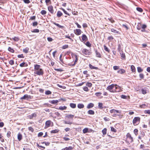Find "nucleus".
Masks as SVG:
<instances>
[{"mask_svg": "<svg viewBox=\"0 0 150 150\" xmlns=\"http://www.w3.org/2000/svg\"><path fill=\"white\" fill-rule=\"evenodd\" d=\"M133 141V138L132 137L131 135L129 133H127L126 135V142L127 143L130 144Z\"/></svg>", "mask_w": 150, "mask_h": 150, "instance_id": "nucleus-1", "label": "nucleus"}, {"mask_svg": "<svg viewBox=\"0 0 150 150\" xmlns=\"http://www.w3.org/2000/svg\"><path fill=\"white\" fill-rule=\"evenodd\" d=\"M140 118L139 117H135L133 120V124L134 125H138L140 122Z\"/></svg>", "mask_w": 150, "mask_h": 150, "instance_id": "nucleus-2", "label": "nucleus"}, {"mask_svg": "<svg viewBox=\"0 0 150 150\" xmlns=\"http://www.w3.org/2000/svg\"><path fill=\"white\" fill-rule=\"evenodd\" d=\"M53 122L50 120H47L45 122V128L46 129L50 126H53Z\"/></svg>", "mask_w": 150, "mask_h": 150, "instance_id": "nucleus-3", "label": "nucleus"}, {"mask_svg": "<svg viewBox=\"0 0 150 150\" xmlns=\"http://www.w3.org/2000/svg\"><path fill=\"white\" fill-rule=\"evenodd\" d=\"M82 53L86 55H89L91 53V50H87L86 48H84L82 50Z\"/></svg>", "mask_w": 150, "mask_h": 150, "instance_id": "nucleus-4", "label": "nucleus"}, {"mask_svg": "<svg viewBox=\"0 0 150 150\" xmlns=\"http://www.w3.org/2000/svg\"><path fill=\"white\" fill-rule=\"evenodd\" d=\"M34 73L38 75L42 76L44 74V71L42 69H40L34 72Z\"/></svg>", "mask_w": 150, "mask_h": 150, "instance_id": "nucleus-5", "label": "nucleus"}, {"mask_svg": "<svg viewBox=\"0 0 150 150\" xmlns=\"http://www.w3.org/2000/svg\"><path fill=\"white\" fill-rule=\"evenodd\" d=\"M115 87V84H112L108 86L107 88V89L110 92H114L113 90H112L114 88V87Z\"/></svg>", "mask_w": 150, "mask_h": 150, "instance_id": "nucleus-6", "label": "nucleus"}, {"mask_svg": "<svg viewBox=\"0 0 150 150\" xmlns=\"http://www.w3.org/2000/svg\"><path fill=\"white\" fill-rule=\"evenodd\" d=\"M31 96L30 95H28V94H25L24 96L21 97L20 99L21 100L25 99L29 100L31 99Z\"/></svg>", "mask_w": 150, "mask_h": 150, "instance_id": "nucleus-7", "label": "nucleus"}, {"mask_svg": "<svg viewBox=\"0 0 150 150\" xmlns=\"http://www.w3.org/2000/svg\"><path fill=\"white\" fill-rule=\"evenodd\" d=\"M115 91L116 92H119L122 91V90L120 86L117 85V84H115Z\"/></svg>", "mask_w": 150, "mask_h": 150, "instance_id": "nucleus-8", "label": "nucleus"}, {"mask_svg": "<svg viewBox=\"0 0 150 150\" xmlns=\"http://www.w3.org/2000/svg\"><path fill=\"white\" fill-rule=\"evenodd\" d=\"M74 33L77 35H79L81 34V31L80 29H76L74 30Z\"/></svg>", "mask_w": 150, "mask_h": 150, "instance_id": "nucleus-9", "label": "nucleus"}, {"mask_svg": "<svg viewBox=\"0 0 150 150\" xmlns=\"http://www.w3.org/2000/svg\"><path fill=\"white\" fill-rule=\"evenodd\" d=\"M71 56H72V58H73L74 57H75V59L74 61V63L76 64L77 61H78V56L76 55L75 54L73 53H72V54H71Z\"/></svg>", "mask_w": 150, "mask_h": 150, "instance_id": "nucleus-10", "label": "nucleus"}, {"mask_svg": "<svg viewBox=\"0 0 150 150\" xmlns=\"http://www.w3.org/2000/svg\"><path fill=\"white\" fill-rule=\"evenodd\" d=\"M48 9L49 11L52 14H54V11L53 6H50L48 7Z\"/></svg>", "mask_w": 150, "mask_h": 150, "instance_id": "nucleus-11", "label": "nucleus"}, {"mask_svg": "<svg viewBox=\"0 0 150 150\" xmlns=\"http://www.w3.org/2000/svg\"><path fill=\"white\" fill-rule=\"evenodd\" d=\"M120 53L121 57V59L124 60H125L126 59V56L125 54L123 53V51L122 50Z\"/></svg>", "mask_w": 150, "mask_h": 150, "instance_id": "nucleus-12", "label": "nucleus"}, {"mask_svg": "<svg viewBox=\"0 0 150 150\" xmlns=\"http://www.w3.org/2000/svg\"><path fill=\"white\" fill-rule=\"evenodd\" d=\"M110 113H115L116 112V113H119L120 114L121 111L119 110H117L112 109L110 110Z\"/></svg>", "mask_w": 150, "mask_h": 150, "instance_id": "nucleus-13", "label": "nucleus"}, {"mask_svg": "<svg viewBox=\"0 0 150 150\" xmlns=\"http://www.w3.org/2000/svg\"><path fill=\"white\" fill-rule=\"evenodd\" d=\"M88 40V38L86 36V35L85 34H83L82 36V40L81 41L82 42L84 41H86Z\"/></svg>", "mask_w": 150, "mask_h": 150, "instance_id": "nucleus-14", "label": "nucleus"}, {"mask_svg": "<svg viewBox=\"0 0 150 150\" xmlns=\"http://www.w3.org/2000/svg\"><path fill=\"white\" fill-rule=\"evenodd\" d=\"M95 51L96 54V57L98 58H101V55L100 53L98 52L96 50H95Z\"/></svg>", "mask_w": 150, "mask_h": 150, "instance_id": "nucleus-15", "label": "nucleus"}, {"mask_svg": "<svg viewBox=\"0 0 150 150\" xmlns=\"http://www.w3.org/2000/svg\"><path fill=\"white\" fill-rule=\"evenodd\" d=\"M34 69L35 70V72L36 71V70H38L39 69H40V68L41 66L40 65L38 64H36L34 66Z\"/></svg>", "mask_w": 150, "mask_h": 150, "instance_id": "nucleus-16", "label": "nucleus"}, {"mask_svg": "<svg viewBox=\"0 0 150 150\" xmlns=\"http://www.w3.org/2000/svg\"><path fill=\"white\" fill-rule=\"evenodd\" d=\"M74 115L71 114L68 115L66 116V118L68 119H71L72 120H73Z\"/></svg>", "mask_w": 150, "mask_h": 150, "instance_id": "nucleus-17", "label": "nucleus"}, {"mask_svg": "<svg viewBox=\"0 0 150 150\" xmlns=\"http://www.w3.org/2000/svg\"><path fill=\"white\" fill-rule=\"evenodd\" d=\"M126 72V71L125 70L123 69H120L119 70H118L117 71V73L119 74H122L124 73H125Z\"/></svg>", "mask_w": 150, "mask_h": 150, "instance_id": "nucleus-18", "label": "nucleus"}, {"mask_svg": "<svg viewBox=\"0 0 150 150\" xmlns=\"http://www.w3.org/2000/svg\"><path fill=\"white\" fill-rule=\"evenodd\" d=\"M49 102L53 104H57L59 102V100H53L51 101L50 100Z\"/></svg>", "mask_w": 150, "mask_h": 150, "instance_id": "nucleus-19", "label": "nucleus"}, {"mask_svg": "<svg viewBox=\"0 0 150 150\" xmlns=\"http://www.w3.org/2000/svg\"><path fill=\"white\" fill-rule=\"evenodd\" d=\"M94 106V104L93 103H89L87 106V108L88 109H90Z\"/></svg>", "mask_w": 150, "mask_h": 150, "instance_id": "nucleus-20", "label": "nucleus"}, {"mask_svg": "<svg viewBox=\"0 0 150 150\" xmlns=\"http://www.w3.org/2000/svg\"><path fill=\"white\" fill-rule=\"evenodd\" d=\"M145 135V133L144 132H141L140 135L139 136L138 138L139 139H142V137H144Z\"/></svg>", "mask_w": 150, "mask_h": 150, "instance_id": "nucleus-21", "label": "nucleus"}, {"mask_svg": "<svg viewBox=\"0 0 150 150\" xmlns=\"http://www.w3.org/2000/svg\"><path fill=\"white\" fill-rule=\"evenodd\" d=\"M20 66L21 67H27L28 66V64L25 62H23L20 64Z\"/></svg>", "mask_w": 150, "mask_h": 150, "instance_id": "nucleus-22", "label": "nucleus"}, {"mask_svg": "<svg viewBox=\"0 0 150 150\" xmlns=\"http://www.w3.org/2000/svg\"><path fill=\"white\" fill-rule=\"evenodd\" d=\"M67 109V107L65 106H60L59 107V108H57V109L60 110H66Z\"/></svg>", "mask_w": 150, "mask_h": 150, "instance_id": "nucleus-23", "label": "nucleus"}, {"mask_svg": "<svg viewBox=\"0 0 150 150\" xmlns=\"http://www.w3.org/2000/svg\"><path fill=\"white\" fill-rule=\"evenodd\" d=\"M73 148V147L71 146H69L68 147H67L64 148L62 149L61 150H71Z\"/></svg>", "mask_w": 150, "mask_h": 150, "instance_id": "nucleus-24", "label": "nucleus"}, {"mask_svg": "<svg viewBox=\"0 0 150 150\" xmlns=\"http://www.w3.org/2000/svg\"><path fill=\"white\" fill-rule=\"evenodd\" d=\"M22 139V136L21 134L19 133L18 134V139L19 141H20Z\"/></svg>", "mask_w": 150, "mask_h": 150, "instance_id": "nucleus-25", "label": "nucleus"}, {"mask_svg": "<svg viewBox=\"0 0 150 150\" xmlns=\"http://www.w3.org/2000/svg\"><path fill=\"white\" fill-rule=\"evenodd\" d=\"M84 105L82 103H79L77 105V107L79 108H83L84 107Z\"/></svg>", "mask_w": 150, "mask_h": 150, "instance_id": "nucleus-26", "label": "nucleus"}, {"mask_svg": "<svg viewBox=\"0 0 150 150\" xmlns=\"http://www.w3.org/2000/svg\"><path fill=\"white\" fill-rule=\"evenodd\" d=\"M37 116L36 114L35 113H33L30 115L29 116L30 119H32L34 117H36Z\"/></svg>", "mask_w": 150, "mask_h": 150, "instance_id": "nucleus-27", "label": "nucleus"}, {"mask_svg": "<svg viewBox=\"0 0 150 150\" xmlns=\"http://www.w3.org/2000/svg\"><path fill=\"white\" fill-rule=\"evenodd\" d=\"M87 113L88 114L92 115H94L95 113L94 111L91 110H88L87 112Z\"/></svg>", "mask_w": 150, "mask_h": 150, "instance_id": "nucleus-28", "label": "nucleus"}, {"mask_svg": "<svg viewBox=\"0 0 150 150\" xmlns=\"http://www.w3.org/2000/svg\"><path fill=\"white\" fill-rule=\"evenodd\" d=\"M63 15L62 13L60 11H58L57 13V16L58 17H61Z\"/></svg>", "mask_w": 150, "mask_h": 150, "instance_id": "nucleus-29", "label": "nucleus"}, {"mask_svg": "<svg viewBox=\"0 0 150 150\" xmlns=\"http://www.w3.org/2000/svg\"><path fill=\"white\" fill-rule=\"evenodd\" d=\"M70 107L73 108H74L76 107V104L74 103H70Z\"/></svg>", "mask_w": 150, "mask_h": 150, "instance_id": "nucleus-30", "label": "nucleus"}, {"mask_svg": "<svg viewBox=\"0 0 150 150\" xmlns=\"http://www.w3.org/2000/svg\"><path fill=\"white\" fill-rule=\"evenodd\" d=\"M53 23L55 25H56L58 26L59 28H61L62 29H63L64 28V26H61L59 25V24L56 23L55 22H53Z\"/></svg>", "mask_w": 150, "mask_h": 150, "instance_id": "nucleus-31", "label": "nucleus"}, {"mask_svg": "<svg viewBox=\"0 0 150 150\" xmlns=\"http://www.w3.org/2000/svg\"><path fill=\"white\" fill-rule=\"evenodd\" d=\"M103 104L101 103H99L98 105V108L100 109H102L103 108Z\"/></svg>", "mask_w": 150, "mask_h": 150, "instance_id": "nucleus-32", "label": "nucleus"}, {"mask_svg": "<svg viewBox=\"0 0 150 150\" xmlns=\"http://www.w3.org/2000/svg\"><path fill=\"white\" fill-rule=\"evenodd\" d=\"M131 69L132 71L133 72H134L136 71V69L134 66L133 65H132L131 66Z\"/></svg>", "mask_w": 150, "mask_h": 150, "instance_id": "nucleus-33", "label": "nucleus"}, {"mask_svg": "<svg viewBox=\"0 0 150 150\" xmlns=\"http://www.w3.org/2000/svg\"><path fill=\"white\" fill-rule=\"evenodd\" d=\"M111 30L112 32H113L114 33L120 34L119 32L117 31L116 30H115L114 28H112Z\"/></svg>", "mask_w": 150, "mask_h": 150, "instance_id": "nucleus-34", "label": "nucleus"}, {"mask_svg": "<svg viewBox=\"0 0 150 150\" xmlns=\"http://www.w3.org/2000/svg\"><path fill=\"white\" fill-rule=\"evenodd\" d=\"M29 50V48L26 47L25 48L23 49V52L25 53H27L28 52Z\"/></svg>", "mask_w": 150, "mask_h": 150, "instance_id": "nucleus-35", "label": "nucleus"}, {"mask_svg": "<svg viewBox=\"0 0 150 150\" xmlns=\"http://www.w3.org/2000/svg\"><path fill=\"white\" fill-rule=\"evenodd\" d=\"M59 131V129H55L54 130H52L51 131V133H58Z\"/></svg>", "mask_w": 150, "mask_h": 150, "instance_id": "nucleus-36", "label": "nucleus"}, {"mask_svg": "<svg viewBox=\"0 0 150 150\" xmlns=\"http://www.w3.org/2000/svg\"><path fill=\"white\" fill-rule=\"evenodd\" d=\"M8 50L11 52L14 53V50L11 47H9L8 49Z\"/></svg>", "mask_w": 150, "mask_h": 150, "instance_id": "nucleus-37", "label": "nucleus"}, {"mask_svg": "<svg viewBox=\"0 0 150 150\" xmlns=\"http://www.w3.org/2000/svg\"><path fill=\"white\" fill-rule=\"evenodd\" d=\"M89 67L91 69H98V67H94V66H92V65H91L90 64H89Z\"/></svg>", "mask_w": 150, "mask_h": 150, "instance_id": "nucleus-38", "label": "nucleus"}, {"mask_svg": "<svg viewBox=\"0 0 150 150\" xmlns=\"http://www.w3.org/2000/svg\"><path fill=\"white\" fill-rule=\"evenodd\" d=\"M107 129L106 128H104L102 131V133L103 135H105L107 133Z\"/></svg>", "mask_w": 150, "mask_h": 150, "instance_id": "nucleus-39", "label": "nucleus"}, {"mask_svg": "<svg viewBox=\"0 0 150 150\" xmlns=\"http://www.w3.org/2000/svg\"><path fill=\"white\" fill-rule=\"evenodd\" d=\"M117 50L119 52H121V45L120 44H118V48L117 49Z\"/></svg>", "mask_w": 150, "mask_h": 150, "instance_id": "nucleus-40", "label": "nucleus"}, {"mask_svg": "<svg viewBox=\"0 0 150 150\" xmlns=\"http://www.w3.org/2000/svg\"><path fill=\"white\" fill-rule=\"evenodd\" d=\"M85 44L88 47H90L91 46V44L90 43V42L89 41H88L86 42Z\"/></svg>", "mask_w": 150, "mask_h": 150, "instance_id": "nucleus-41", "label": "nucleus"}, {"mask_svg": "<svg viewBox=\"0 0 150 150\" xmlns=\"http://www.w3.org/2000/svg\"><path fill=\"white\" fill-rule=\"evenodd\" d=\"M136 10L139 12L142 13L143 11V9L141 8L140 7H137L136 8Z\"/></svg>", "mask_w": 150, "mask_h": 150, "instance_id": "nucleus-42", "label": "nucleus"}, {"mask_svg": "<svg viewBox=\"0 0 150 150\" xmlns=\"http://www.w3.org/2000/svg\"><path fill=\"white\" fill-rule=\"evenodd\" d=\"M137 71L139 73H140L143 71V69L140 67H137Z\"/></svg>", "mask_w": 150, "mask_h": 150, "instance_id": "nucleus-43", "label": "nucleus"}, {"mask_svg": "<svg viewBox=\"0 0 150 150\" xmlns=\"http://www.w3.org/2000/svg\"><path fill=\"white\" fill-rule=\"evenodd\" d=\"M104 50L108 52H109L110 50L108 49V48L106 47V46L105 45H104Z\"/></svg>", "mask_w": 150, "mask_h": 150, "instance_id": "nucleus-44", "label": "nucleus"}, {"mask_svg": "<svg viewBox=\"0 0 150 150\" xmlns=\"http://www.w3.org/2000/svg\"><path fill=\"white\" fill-rule=\"evenodd\" d=\"M12 39L14 40L15 41L17 42L18 41L19 38L18 37H14L12 38Z\"/></svg>", "mask_w": 150, "mask_h": 150, "instance_id": "nucleus-45", "label": "nucleus"}, {"mask_svg": "<svg viewBox=\"0 0 150 150\" xmlns=\"http://www.w3.org/2000/svg\"><path fill=\"white\" fill-rule=\"evenodd\" d=\"M0 139L1 141L2 142H4V139L3 138V136L1 134H0Z\"/></svg>", "mask_w": 150, "mask_h": 150, "instance_id": "nucleus-46", "label": "nucleus"}, {"mask_svg": "<svg viewBox=\"0 0 150 150\" xmlns=\"http://www.w3.org/2000/svg\"><path fill=\"white\" fill-rule=\"evenodd\" d=\"M47 13V12L45 10H43L41 11L40 12V13L42 15H44L46 14Z\"/></svg>", "mask_w": 150, "mask_h": 150, "instance_id": "nucleus-47", "label": "nucleus"}, {"mask_svg": "<svg viewBox=\"0 0 150 150\" xmlns=\"http://www.w3.org/2000/svg\"><path fill=\"white\" fill-rule=\"evenodd\" d=\"M52 93V92L51 91H50L49 90H47V91H45V94L46 95H50Z\"/></svg>", "mask_w": 150, "mask_h": 150, "instance_id": "nucleus-48", "label": "nucleus"}, {"mask_svg": "<svg viewBox=\"0 0 150 150\" xmlns=\"http://www.w3.org/2000/svg\"><path fill=\"white\" fill-rule=\"evenodd\" d=\"M111 131L112 132H117V130L115 129L113 127H111Z\"/></svg>", "mask_w": 150, "mask_h": 150, "instance_id": "nucleus-49", "label": "nucleus"}, {"mask_svg": "<svg viewBox=\"0 0 150 150\" xmlns=\"http://www.w3.org/2000/svg\"><path fill=\"white\" fill-rule=\"evenodd\" d=\"M142 26V25L140 23H139L138 24L137 27V29L138 30H139L141 29V27Z\"/></svg>", "mask_w": 150, "mask_h": 150, "instance_id": "nucleus-50", "label": "nucleus"}, {"mask_svg": "<svg viewBox=\"0 0 150 150\" xmlns=\"http://www.w3.org/2000/svg\"><path fill=\"white\" fill-rule=\"evenodd\" d=\"M113 68L114 70H116L120 69V67L118 66H113Z\"/></svg>", "mask_w": 150, "mask_h": 150, "instance_id": "nucleus-51", "label": "nucleus"}, {"mask_svg": "<svg viewBox=\"0 0 150 150\" xmlns=\"http://www.w3.org/2000/svg\"><path fill=\"white\" fill-rule=\"evenodd\" d=\"M32 33H39V30L38 29H36L33 30L31 31Z\"/></svg>", "mask_w": 150, "mask_h": 150, "instance_id": "nucleus-52", "label": "nucleus"}, {"mask_svg": "<svg viewBox=\"0 0 150 150\" xmlns=\"http://www.w3.org/2000/svg\"><path fill=\"white\" fill-rule=\"evenodd\" d=\"M141 91L142 93L143 94H145L146 93V90H145L143 89H141Z\"/></svg>", "mask_w": 150, "mask_h": 150, "instance_id": "nucleus-53", "label": "nucleus"}, {"mask_svg": "<svg viewBox=\"0 0 150 150\" xmlns=\"http://www.w3.org/2000/svg\"><path fill=\"white\" fill-rule=\"evenodd\" d=\"M88 129L87 128H86L84 129L83 130V133H86L88 132Z\"/></svg>", "mask_w": 150, "mask_h": 150, "instance_id": "nucleus-54", "label": "nucleus"}, {"mask_svg": "<svg viewBox=\"0 0 150 150\" xmlns=\"http://www.w3.org/2000/svg\"><path fill=\"white\" fill-rule=\"evenodd\" d=\"M9 63L11 65H13L14 64V61L13 60H11L9 62Z\"/></svg>", "mask_w": 150, "mask_h": 150, "instance_id": "nucleus-55", "label": "nucleus"}, {"mask_svg": "<svg viewBox=\"0 0 150 150\" xmlns=\"http://www.w3.org/2000/svg\"><path fill=\"white\" fill-rule=\"evenodd\" d=\"M144 113L150 114V110H146L144 111Z\"/></svg>", "mask_w": 150, "mask_h": 150, "instance_id": "nucleus-56", "label": "nucleus"}, {"mask_svg": "<svg viewBox=\"0 0 150 150\" xmlns=\"http://www.w3.org/2000/svg\"><path fill=\"white\" fill-rule=\"evenodd\" d=\"M64 122L65 124H69L70 125H71L72 123V122H71L70 121H64Z\"/></svg>", "mask_w": 150, "mask_h": 150, "instance_id": "nucleus-57", "label": "nucleus"}, {"mask_svg": "<svg viewBox=\"0 0 150 150\" xmlns=\"http://www.w3.org/2000/svg\"><path fill=\"white\" fill-rule=\"evenodd\" d=\"M61 9L63 11L64 13L68 16H69V14L65 10V9L63 8H62Z\"/></svg>", "mask_w": 150, "mask_h": 150, "instance_id": "nucleus-58", "label": "nucleus"}, {"mask_svg": "<svg viewBox=\"0 0 150 150\" xmlns=\"http://www.w3.org/2000/svg\"><path fill=\"white\" fill-rule=\"evenodd\" d=\"M60 63L62 64L63 65V64H64L66 65H67V64H66L63 61L62 59H61L60 60Z\"/></svg>", "mask_w": 150, "mask_h": 150, "instance_id": "nucleus-59", "label": "nucleus"}, {"mask_svg": "<svg viewBox=\"0 0 150 150\" xmlns=\"http://www.w3.org/2000/svg\"><path fill=\"white\" fill-rule=\"evenodd\" d=\"M86 85L87 86H88L89 87H91L92 86V84L91 83H89L88 82H87V83L86 84Z\"/></svg>", "mask_w": 150, "mask_h": 150, "instance_id": "nucleus-60", "label": "nucleus"}, {"mask_svg": "<svg viewBox=\"0 0 150 150\" xmlns=\"http://www.w3.org/2000/svg\"><path fill=\"white\" fill-rule=\"evenodd\" d=\"M102 93L100 92H97L95 93V95H96V96H100Z\"/></svg>", "mask_w": 150, "mask_h": 150, "instance_id": "nucleus-61", "label": "nucleus"}, {"mask_svg": "<svg viewBox=\"0 0 150 150\" xmlns=\"http://www.w3.org/2000/svg\"><path fill=\"white\" fill-rule=\"evenodd\" d=\"M17 57L18 58H23L24 57V56L23 54H19L17 56Z\"/></svg>", "mask_w": 150, "mask_h": 150, "instance_id": "nucleus-62", "label": "nucleus"}, {"mask_svg": "<svg viewBox=\"0 0 150 150\" xmlns=\"http://www.w3.org/2000/svg\"><path fill=\"white\" fill-rule=\"evenodd\" d=\"M28 129L29 131H31L32 132H33L34 131V129L31 127H28Z\"/></svg>", "mask_w": 150, "mask_h": 150, "instance_id": "nucleus-63", "label": "nucleus"}, {"mask_svg": "<svg viewBox=\"0 0 150 150\" xmlns=\"http://www.w3.org/2000/svg\"><path fill=\"white\" fill-rule=\"evenodd\" d=\"M11 132L9 131L7 132V136L8 138H9L11 136Z\"/></svg>", "mask_w": 150, "mask_h": 150, "instance_id": "nucleus-64", "label": "nucleus"}]
</instances>
